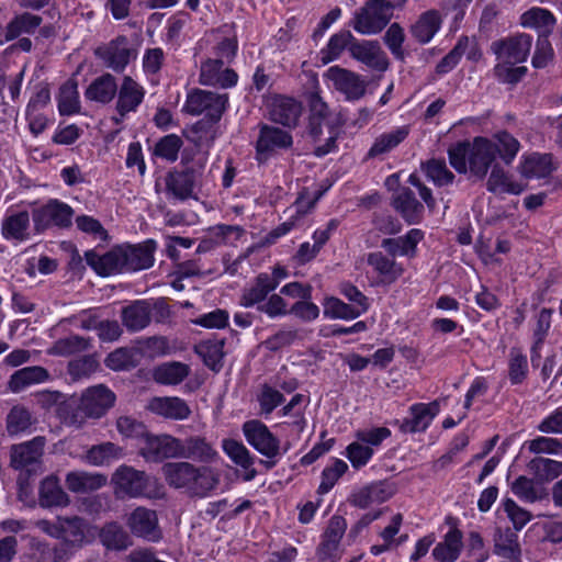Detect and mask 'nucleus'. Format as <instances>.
Returning a JSON list of instances; mask_svg holds the SVG:
<instances>
[{
	"label": "nucleus",
	"mask_w": 562,
	"mask_h": 562,
	"mask_svg": "<svg viewBox=\"0 0 562 562\" xmlns=\"http://www.w3.org/2000/svg\"><path fill=\"white\" fill-rule=\"evenodd\" d=\"M303 112L302 103L293 97L274 94L267 104V117L284 128H295Z\"/></svg>",
	"instance_id": "obj_9"
},
{
	"label": "nucleus",
	"mask_w": 562,
	"mask_h": 562,
	"mask_svg": "<svg viewBox=\"0 0 562 562\" xmlns=\"http://www.w3.org/2000/svg\"><path fill=\"white\" fill-rule=\"evenodd\" d=\"M101 544L109 551H123L132 540L127 531L117 521L105 522L98 532Z\"/></svg>",
	"instance_id": "obj_32"
},
{
	"label": "nucleus",
	"mask_w": 562,
	"mask_h": 562,
	"mask_svg": "<svg viewBox=\"0 0 562 562\" xmlns=\"http://www.w3.org/2000/svg\"><path fill=\"white\" fill-rule=\"evenodd\" d=\"M146 89L131 76H124L117 87L115 112L120 119L114 117L115 123L122 122L127 114L137 112L144 102Z\"/></svg>",
	"instance_id": "obj_13"
},
{
	"label": "nucleus",
	"mask_w": 562,
	"mask_h": 562,
	"mask_svg": "<svg viewBox=\"0 0 562 562\" xmlns=\"http://www.w3.org/2000/svg\"><path fill=\"white\" fill-rule=\"evenodd\" d=\"M182 146L183 142L179 135L167 134L156 142L153 148V156L161 158L168 162H175L178 160Z\"/></svg>",
	"instance_id": "obj_55"
},
{
	"label": "nucleus",
	"mask_w": 562,
	"mask_h": 562,
	"mask_svg": "<svg viewBox=\"0 0 562 562\" xmlns=\"http://www.w3.org/2000/svg\"><path fill=\"white\" fill-rule=\"evenodd\" d=\"M50 378L49 372L46 368L41 366H31L24 367L22 369L16 370L10 376L8 382V386L11 392L20 393L25 387L44 383L48 381Z\"/></svg>",
	"instance_id": "obj_30"
},
{
	"label": "nucleus",
	"mask_w": 562,
	"mask_h": 562,
	"mask_svg": "<svg viewBox=\"0 0 562 562\" xmlns=\"http://www.w3.org/2000/svg\"><path fill=\"white\" fill-rule=\"evenodd\" d=\"M434 415L430 412V405L415 404L411 407L409 418H405L402 423L395 420L394 424H398L403 432L424 431L429 426Z\"/></svg>",
	"instance_id": "obj_48"
},
{
	"label": "nucleus",
	"mask_w": 562,
	"mask_h": 562,
	"mask_svg": "<svg viewBox=\"0 0 562 562\" xmlns=\"http://www.w3.org/2000/svg\"><path fill=\"white\" fill-rule=\"evenodd\" d=\"M126 525L131 532L150 542H159L162 532L158 525V517L155 510L143 506L136 507L127 517Z\"/></svg>",
	"instance_id": "obj_16"
},
{
	"label": "nucleus",
	"mask_w": 562,
	"mask_h": 562,
	"mask_svg": "<svg viewBox=\"0 0 562 562\" xmlns=\"http://www.w3.org/2000/svg\"><path fill=\"white\" fill-rule=\"evenodd\" d=\"M420 168L426 177L438 187L451 184L454 180V175L448 169L443 159H429L422 162Z\"/></svg>",
	"instance_id": "obj_56"
},
{
	"label": "nucleus",
	"mask_w": 562,
	"mask_h": 562,
	"mask_svg": "<svg viewBox=\"0 0 562 562\" xmlns=\"http://www.w3.org/2000/svg\"><path fill=\"white\" fill-rule=\"evenodd\" d=\"M531 45L532 37L522 33L493 42L491 48L497 59L503 60L506 64L514 65L527 59Z\"/></svg>",
	"instance_id": "obj_17"
},
{
	"label": "nucleus",
	"mask_w": 562,
	"mask_h": 562,
	"mask_svg": "<svg viewBox=\"0 0 562 562\" xmlns=\"http://www.w3.org/2000/svg\"><path fill=\"white\" fill-rule=\"evenodd\" d=\"M117 431L128 439L145 440L149 434L147 426L131 416H121L116 420Z\"/></svg>",
	"instance_id": "obj_61"
},
{
	"label": "nucleus",
	"mask_w": 562,
	"mask_h": 562,
	"mask_svg": "<svg viewBox=\"0 0 562 562\" xmlns=\"http://www.w3.org/2000/svg\"><path fill=\"white\" fill-rule=\"evenodd\" d=\"M106 484V476L99 473L69 472L66 475V486L72 493L97 491Z\"/></svg>",
	"instance_id": "obj_39"
},
{
	"label": "nucleus",
	"mask_w": 562,
	"mask_h": 562,
	"mask_svg": "<svg viewBox=\"0 0 562 562\" xmlns=\"http://www.w3.org/2000/svg\"><path fill=\"white\" fill-rule=\"evenodd\" d=\"M529 469L542 482H549L562 474V462L538 457L529 462Z\"/></svg>",
	"instance_id": "obj_57"
},
{
	"label": "nucleus",
	"mask_w": 562,
	"mask_h": 562,
	"mask_svg": "<svg viewBox=\"0 0 562 562\" xmlns=\"http://www.w3.org/2000/svg\"><path fill=\"white\" fill-rule=\"evenodd\" d=\"M142 352L137 348L121 347L110 352L104 364L113 371H125L139 364Z\"/></svg>",
	"instance_id": "obj_44"
},
{
	"label": "nucleus",
	"mask_w": 562,
	"mask_h": 562,
	"mask_svg": "<svg viewBox=\"0 0 562 562\" xmlns=\"http://www.w3.org/2000/svg\"><path fill=\"white\" fill-rule=\"evenodd\" d=\"M190 373L188 364L182 362H169L155 369L154 378L156 382L164 385H177L181 383Z\"/></svg>",
	"instance_id": "obj_51"
},
{
	"label": "nucleus",
	"mask_w": 562,
	"mask_h": 562,
	"mask_svg": "<svg viewBox=\"0 0 562 562\" xmlns=\"http://www.w3.org/2000/svg\"><path fill=\"white\" fill-rule=\"evenodd\" d=\"M223 59L207 58L202 61L199 82L202 86L231 89L237 86L239 76L233 68H224Z\"/></svg>",
	"instance_id": "obj_15"
},
{
	"label": "nucleus",
	"mask_w": 562,
	"mask_h": 562,
	"mask_svg": "<svg viewBox=\"0 0 562 562\" xmlns=\"http://www.w3.org/2000/svg\"><path fill=\"white\" fill-rule=\"evenodd\" d=\"M228 106L229 98L227 93L194 88L188 92L182 111L193 116L216 112L224 114Z\"/></svg>",
	"instance_id": "obj_8"
},
{
	"label": "nucleus",
	"mask_w": 562,
	"mask_h": 562,
	"mask_svg": "<svg viewBox=\"0 0 562 562\" xmlns=\"http://www.w3.org/2000/svg\"><path fill=\"white\" fill-rule=\"evenodd\" d=\"M349 54L353 59L370 68L386 70V59L382 57L381 46L378 41H359L355 37L349 47Z\"/></svg>",
	"instance_id": "obj_23"
},
{
	"label": "nucleus",
	"mask_w": 562,
	"mask_h": 562,
	"mask_svg": "<svg viewBox=\"0 0 562 562\" xmlns=\"http://www.w3.org/2000/svg\"><path fill=\"white\" fill-rule=\"evenodd\" d=\"M521 24L525 27L552 29L555 18L549 10L532 8L521 15Z\"/></svg>",
	"instance_id": "obj_63"
},
{
	"label": "nucleus",
	"mask_w": 562,
	"mask_h": 562,
	"mask_svg": "<svg viewBox=\"0 0 562 562\" xmlns=\"http://www.w3.org/2000/svg\"><path fill=\"white\" fill-rule=\"evenodd\" d=\"M116 92L115 77L110 72H104L90 82L85 91V97L89 101L109 104L115 98Z\"/></svg>",
	"instance_id": "obj_28"
},
{
	"label": "nucleus",
	"mask_w": 562,
	"mask_h": 562,
	"mask_svg": "<svg viewBox=\"0 0 562 562\" xmlns=\"http://www.w3.org/2000/svg\"><path fill=\"white\" fill-rule=\"evenodd\" d=\"M424 238V232L412 228L405 235L389 238V255L413 258L416 256L417 245Z\"/></svg>",
	"instance_id": "obj_42"
},
{
	"label": "nucleus",
	"mask_w": 562,
	"mask_h": 562,
	"mask_svg": "<svg viewBox=\"0 0 562 562\" xmlns=\"http://www.w3.org/2000/svg\"><path fill=\"white\" fill-rule=\"evenodd\" d=\"M471 45L470 38L462 36L457 45L437 64L436 74L443 75L451 71L460 61L467 48Z\"/></svg>",
	"instance_id": "obj_62"
},
{
	"label": "nucleus",
	"mask_w": 562,
	"mask_h": 562,
	"mask_svg": "<svg viewBox=\"0 0 562 562\" xmlns=\"http://www.w3.org/2000/svg\"><path fill=\"white\" fill-rule=\"evenodd\" d=\"M50 104V88L46 81L36 83L33 88V92L25 106V112L34 113L42 112L43 109Z\"/></svg>",
	"instance_id": "obj_64"
},
{
	"label": "nucleus",
	"mask_w": 562,
	"mask_h": 562,
	"mask_svg": "<svg viewBox=\"0 0 562 562\" xmlns=\"http://www.w3.org/2000/svg\"><path fill=\"white\" fill-rule=\"evenodd\" d=\"M241 430L248 445L267 458L265 461L260 460L266 469L274 468L281 459L280 439L259 419L246 420Z\"/></svg>",
	"instance_id": "obj_4"
},
{
	"label": "nucleus",
	"mask_w": 562,
	"mask_h": 562,
	"mask_svg": "<svg viewBox=\"0 0 562 562\" xmlns=\"http://www.w3.org/2000/svg\"><path fill=\"white\" fill-rule=\"evenodd\" d=\"M322 304L323 315L328 319L352 321L366 313V308L356 310L336 296H326Z\"/></svg>",
	"instance_id": "obj_43"
},
{
	"label": "nucleus",
	"mask_w": 562,
	"mask_h": 562,
	"mask_svg": "<svg viewBox=\"0 0 562 562\" xmlns=\"http://www.w3.org/2000/svg\"><path fill=\"white\" fill-rule=\"evenodd\" d=\"M486 188L490 192L497 193H510L520 194L525 191L526 186L512 181L505 170L495 164L492 166L491 175L486 182Z\"/></svg>",
	"instance_id": "obj_45"
},
{
	"label": "nucleus",
	"mask_w": 562,
	"mask_h": 562,
	"mask_svg": "<svg viewBox=\"0 0 562 562\" xmlns=\"http://www.w3.org/2000/svg\"><path fill=\"white\" fill-rule=\"evenodd\" d=\"M157 247L155 239L147 238L137 244L115 245L102 255L87 250L85 260L99 277L134 273L154 266Z\"/></svg>",
	"instance_id": "obj_1"
},
{
	"label": "nucleus",
	"mask_w": 562,
	"mask_h": 562,
	"mask_svg": "<svg viewBox=\"0 0 562 562\" xmlns=\"http://www.w3.org/2000/svg\"><path fill=\"white\" fill-rule=\"evenodd\" d=\"M32 425V415L24 406H13L7 415V430L11 436L26 431Z\"/></svg>",
	"instance_id": "obj_60"
},
{
	"label": "nucleus",
	"mask_w": 562,
	"mask_h": 562,
	"mask_svg": "<svg viewBox=\"0 0 562 562\" xmlns=\"http://www.w3.org/2000/svg\"><path fill=\"white\" fill-rule=\"evenodd\" d=\"M31 215L26 210L7 212L1 222V236L8 241L23 243L31 238Z\"/></svg>",
	"instance_id": "obj_20"
},
{
	"label": "nucleus",
	"mask_w": 562,
	"mask_h": 562,
	"mask_svg": "<svg viewBox=\"0 0 562 562\" xmlns=\"http://www.w3.org/2000/svg\"><path fill=\"white\" fill-rule=\"evenodd\" d=\"M42 22V16L37 14L30 12L15 14L7 24L4 37L0 38V45L19 38L23 33L34 34L36 29L41 26Z\"/></svg>",
	"instance_id": "obj_29"
},
{
	"label": "nucleus",
	"mask_w": 562,
	"mask_h": 562,
	"mask_svg": "<svg viewBox=\"0 0 562 562\" xmlns=\"http://www.w3.org/2000/svg\"><path fill=\"white\" fill-rule=\"evenodd\" d=\"M222 116L223 114H220V112L206 113L202 119L192 124L190 132L193 137L191 140L198 146H201L204 140H213L215 127L222 120Z\"/></svg>",
	"instance_id": "obj_54"
},
{
	"label": "nucleus",
	"mask_w": 562,
	"mask_h": 562,
	"mask_svg": "<svg viewBox=\"0 0 562 562\" xmlns=\"http://www.w3.org/2000/svg\"><path fill=\"white\" fill-rule=\"evenodd\" d=\"M347 502L349 505L360 509L383 504L386 502V480L373 481L361 487L353 488Z\"/></svg>",
	"instance_id": "obj_21"
},
{
	"label": "nucleus",
	"mask_w": 562,
	"mask_h": 562,
	"mask_svg": "<svg viewBox=\"0 0 562 562\" xmlns=\"http://www.w3.org/2000/svg\"><path fill=\"white\" fill-rule=\"evenodd\" d=\"M194 473H196L195 465L186 461L166 462L161 467V474L166 483L176 490L189 491Z\"/></svg>",
	"instance_id": "obj_27"
},
{
	"label": "nucleus",
	"mask_w": 562,
	"mask_h": 562,
	"mask_svg": "<svg viewBox=\"0 0 562 562\" xmlns=\"http://www.w3.org/2000/svg\"><path fill=\"white\" fill-rule=\"evenodd\" d=\"M494 553L501 558L518 562L521 557V548L517 532L510 528H498L494 535Z\"/></svg>",
	"instance_id": "obj_33"
},
{
	"label": "nucleus",
	"mask_w": 562,
	"mask_h": 562,
	"mask_svg": "<svg viewBox=\"0 0 562 562\" xmlns=\"http://www.w3.org/2000/svg\"><path fill=\"white\" fill-rule=\"evenodd\" d=\"M222 449L236 465L245 470L244 481H252L257 476L258 472L252 468L256 456L241 441L233 438L223 439Z\"/></svg>",
	"instance_id": "obj_24"
},
{
	"label": "nucleus",
	"mask_w": 562,
	"mask_h": 562,
	"mask_svg": "<svg viewBox=\"0 0 562 562\" xmlns=\"http://www.w3.org/2000/svg\"><path fill=\"white\" fill-rule=\"evenodd\" d=\"M518 170L526 179L546 178L554 170L552 155L538 153L531 154L525 157Z\"/></svg>",
	"instance_id": "obj_36"
},
{
	"label": "nucleus",
	"mask_w": 562,
	"mask_h": 562,
	"mask_svg": "<svg viewBox=\"0 0 562 562\" xmlns=\"http://www.w3.org/2000/svg\"><path fill=\"white\" fill-rule=\"evenodd\" d=\"M341 454L349 460L355 470H360L371 461L374 450L356 439L346 447Z\"/></svg>",
	"instance_id": "obj_59"
},
{
	"label": "nucleus",
	"mask_w": 562,
	"mask_h": 562,
	"mask_svg": "<svg viewBox=\"0 0 562 562\" xmlns=\"http://www.w3.org/2000/svg\"><path fill=\"white\" fill-rule=\"evenodd\" d=\"M355 41V36L349 30H340L330 35L327 44L319 50L318 57L323 65H328L341 56V54L349 47Z\"/></svg>",
	"instance_id": "obj_35"
},
{
	"label": "nucleus",
	"mask_w": 562,
	"mask_h": 562,
	"mask_svg": "<svg viewBox=\"0 0 562 562\" xmlns=\"http://www.w3.org/2000/svg\"><path fill=\"white\" fill-rule=\"evenodd\" d=\"M56 101L60 116H71L80 113L81 105L77 81L68 79L61 83Z\"/></svg>",
	"instance_id": "obj_37"
},
{
	"label": "nucleus",
	"mask_w": 562,
	"mask_h": 562,
	"mask_svg": "<svg viewBox=\"0 0 562 562\" xmlns=\"http://www.w3.org/2000/svg\"><path fill=\"white\" fill-rule=\"evenodd\" d=\"M111 481L115 494L120 497L137 498L144 496L148 487L146 472L126 464H122L115 470Z\"/></svg>",
	"instance_id": "obj_10"
},
{
	"label": "nucleus",
	"mask_w": 562,
	"mask_h": 562,
	"mask_svg": "<svg viewBox=\"0 0 562 562\" xmlns=\"http://www.w3.org/2000/svg\"><path fill=\"white\" fill-rule=\"evenodd\" d=\"M94 55L103 61L106 68L122 74L131 61L132 48L128 46V38L125 35H117L108 44L97 47Z\"/></svg>",
	"instance_id": "obj_14"
},
{
	"label": "nucleus",
	"mask_w": 562,
	"mask_h": 562,
	"mask_svg": "<svg viewBox=\"0 0 562 562\" xmlns=\"http://www.w3.org/2000/svg\"><path fill=\"white\" fill-rule=\"evenodd\" d=\"M495 149L490 138L477 136L471 143L464 140L450 146L448 158L458 173L469 171L471 177L483 180L495 160Z\"/></svg>",
	"instance_id": "obj_3"
},
{
	"label": "nucleus",
	"mask_w": 562,
	"mask_h": 562,
	"mask_svg": "<svg viewBox=\"0 0 562 562\" xmlns=\"http://www.w3.org/2000/svg\"><path fill=\"white\" fill-rule=\"evenodd\" d=\"M116 396L103 384L88 387L80 400V408L90 418H100L114 406Z\"/></svg>",
	"instance_id": "obj_18"
},
{
	"label": "nucleus",
	"mask_w": 562,
	"mask_h": 562,
	"mask_svg": "<svg viewBox=\"0 0 562 562\" xmlns=\"http://www.w3.org/2000/svg\"><path fill=\"white\" fill-rule=\"evenodd\" d=\"M462 547V532L453 528L445 535L441 542L436 544L432 557L438 562H454L459 558Z\"/></svg>",
	"instance_id": "obj_38"
},
{
	"label": "nucleus",
	"mask_w": 562,
	"mask_h": 562,
	"mask_svg": "<svg viewBox=\"0 0 562 562\" xmlns=\"http://www.w3.org/2000/svg\"><path fill=\"white\" fill-rule=\"evenodd\" d=\"M266 280V278L258 274L255 278L254 284L244 289L239 299V304L246 308L263 304L268 295L273 292Z\"/></svg>",
	"instance_id": "obj_52"
},
{
	"label": "nucleus",
	"mask_w": 562,
	"mask_h": 562,
	"mask_svg": "<svg viewBox=\"0 0 562 562\" xmlns=\"http://www.w3.org/2000/svg\"><path fill=\"white\" fill-rule=\"evenodd\" d=\"M392 205L406 223L418 224L422 222L425 209L411 189L398 190L393 196Z\"/></svg>",
	"instance_id": "obj_25"
},
{
	"label": "nucleus",
	"mask_w": 562,
	"mask_h": 562,
	"mask_svg": "<svg viewBox=\"0 0 562 562\" xmlns=\"http://www.w3.org/2000/svg\"><path fill=\"white\" fill-rule=\"evenodd\" d=\"M147 409L155 415L173 420H184L191 414L187 402L177 396H155L148 402Z\"/></svg>",
	"instance_id": "obj_22"
},
{
	"label": "nucleus",
	"mask_w": 562,
	"mask_h": 562,
	"mask_svg": "<svg viewBox=\"0 0 562 562\" xmlns=\"http://www.w3.org/2000/svg\"><path fill=\"white\" fill-rule=\"evenodd\" d=\"M179 454L178 458L191 459L200 462H211L217 456L216 450L212 445L200 436H191L184 441L180 439Z\"/></svg>",
	"instance_id": "obj_31"
},
{
	"label": "nucleus",
	"mask_w": 562,
	"mask_h": 562,
	"mask_svg": "<svg viewBox=\"0 0 562 562\" xmlns=\"http://www.w3.org/2000/svg\"><path fill=\"white\" fill-rule=\"evenodd\" d=\"M72 207L58 199H49L45 204L33 209L32 221L36 234L55 226L67 228L72 224Z\"/></svg>",
	"instance_id": "obj_6"
},
{
	"label": "nucleus",
	"mask_w": 562,
	"mask_h": 562,
	"mask_svg": "<svg viewBox=\"0 0 562 562\" xmlns=\"http://www.w3.org/2000/svg\"><path fill=\"white\" fill-rule=\"evenodd\" d=\"M348 26L362 35L380 33L386 27V0H367L353 12Z\"/></svg>",
	"instance_id": "obj_7"
},
{
	"label": "nucleus",
	"mask_w": 562,
	"mask_h": 562,
	"mask_svg": "<svg viewBox=\"0 0 562 562\" xmlns=\"http://www.w3.org/2000/svg\"><path fill=\"white\" fill-rule=\"evenodd\" d=\"M38 526L47 536L59 540L53 549L56 562L68 560L85 543H89L90 530L95 529L79 516H57L55 520H41Z\"/></svg>",
	"instance_id": "obj_2"
},
{
	"label": "nucleus",
	"mask_w": 562,
	"mask_h": 562,
	"mask_svg": "<svg viewBox=\"0 0 562 562\" xmlns=\"http://www.w3.org/2000/svg\"><path fill=\"white\" fill-rule=\"evenodd\" d=\"M121 318L127 331H140L150 324V306L144 300H136L122 308Z\"/></svg>",
	"instance_id": "obj_26"
},
{
	"label": "nucleus",
	"mask_w": 562,
	"mask_h": 562,
	"mask_svg": "<svg viewBox=\"0 0 562 562\" xmlns=\"http://www.w3.org/2000/svg\"><path fill=\"white\" fill-rule=\"evenodd\" d=\"M179 447V438L167 434L154 435L149 432L139 448V456L147 462L161 463L167 459L178 458L179 454H182Z\"/></svg>",
	"instance_id": "obj_11"
},
{
	"label": "nucleus",
	"mask_w": 562,
	"mask_h": 562,
	"mask_svg": "<svg viewBox=\"0 0 562 562\" xmlns=\"http://www.w3.org/2000/svg\"><path fill=\"white\" fill-rule=\"evenodd\" d=\"M348 471L349 465L346 461L331 457L329 463L321 472V483L316 490L317 495L328 494Z\"/></svg>",
	"instance_id": "obj_40"
},
{
	"label": "nucleus",
	"mask_w": 562,
	"mask_h": 562,
	"mask_svg": "<svg viewBox=\"0 0 562 562\" xmlns=\"http://www.w3.org/2000/svg\"><path fill=\"white\" fill-rule=\"evenodd\" d=\"M324 77L331 83L334 89L345 95L347 101H355L366 93V82L360 75L342 68L331 66L324 74Z\"/></svg>",
	"instance_id": "obj_12"
},
{
	"label": "nucleus",
	"mask_w": 562,
	"mask_h": 562,
	"mask_svg": "<svg viewBox=\"0 0 562 562\" xmlns=\"http://www.w3.org/2000/svg\"><path fill=\"white\" fill-rule=\"evenodd\" d=\"M490 140L496 148L495 156L498 155L507 166L513 162L520 149L519 142L506 131L495 134Z\"/></svg>",
	"instance_id": "obj_53"
},
{
	"label": "nucleus",
	"mask_w": 562,
	"mask_h": 562,
	"mask_svg": "<svg viewBox=\"0 0 562 562\" xmlns=\"http://www.w3.org/2000/svg\"><path fill=\"white\" fill-rule=\"evenodd\" d=\"M34 403L42 409L50 411L56 407L59 418L67 420L69 417L70 405L64 400V394L59 391L42 390L32 394Z\"/></svg>",
	"instance_id": "obj_47"
},
{
	"label": "nucleus",
	"mask_w": 562,
	"mask_h": 562,
	"mask_svg": "<svg viewBox=\"0 0 562 562\" xmlns=\"http://www.w3.org/2000/svg\"><path fill=\"white\" fill-rule=\"evenodd\" d=\"M292 147L293 136L290 131L267 123L258 124L255 160L259 166L266 165L272 158L290 150Z\"/></svg>",
	"instance_id": "obj_5"
},
{
	"label": "nucleus",
	"mask_w": 562,
	"mask_h": 562,
	"mask_svg": "<svg viewBox=\"0 0 562 562\" xmlns=\"http://www.w3.org/2000/svg\"><path fill=\"white\" fill-rule=\"evenodd\" d=\"M224 341L206 340L195 347V352L201 357L205 367L217 373L223 368Z\"/></svg>",
	"instance_id": "obj_49"
},
{
	"label": "nucleus",
	"mask_w": 562,
	"mask_h": 562,
	"mask_svg": "<svg viewBox=\"0 0 562 562\" xmlns=\"http://www.w3.org/2000/svg\"><path fill=\"white\" fill-rule=\"evenodd\" d=\"M122 457L123 448L111 441L94 445L87 451L88 462L95 467L109 464Z\"/></svg>",
	"instance_id": "obj_50"
},
{
	"label": "nucleus",
	"mask_w": 562,
	"mask_h": 562,
	"mask_svg": "<svg viewBox=\"0 0 562 562\" xmlns=\"http://www.w3.org/2000/svg\"><path fill=\"white\" fill-rule=\"evenodd\" d=\"M441 16L437 10H429L423 13L418 21L413 25L412 33L422 44L428 43L439 31Z\"/></svg>",
	"instance_id": "obj_46"
},
{
	"label": "nucleus",
	"mask_w": 562,
	"mask_h": 562,
	"mask_svg": "<svg viewBox=\"0 0 562 562\" xmlns=\"http://www.w3.org/2000/svg\"><path fill=\"white\" fill-rule=\"evenodd\" d=\"M166 186L168 191L177 199L181 201L189 199L195 186V170L189 167L180 171L170 172L166 179Z\"/></svg>",
	"instance_id": "obj_34"
},
{
	"label": "nucleus",
	"mask_w": 562,
	"mask_h": 562,
	"mask_svg": "<svg viewBox=\"0 0 562 562\" xmlns=\"http://www.w3.org/2000/svg\"><path fill=\"white\" fill-rule=\"evenodd\" d=\"M194 477L190 485L189 492L193 495L204 497L209 492L214 490L218 483V479L214 472L207 467H195Z\"/></svg>",
	"instance_id": "obj_58"
},
{
	"label": "nucleus",
	"mask_w": 562,
	"mask_h": 562,
	"mask_svg": "<svg viewBox=\"0 0 562 562\" xmlns=\"http://www.w3.org/2000/svg\"><path fill=\"white\" fill-rule=\"evenodd\" d=\"M45 439L35 437L29 441L13 445L10 449V465L18 471L40 462L43 456Z\"/></svg>",
	"instance_id": "obj_19"
},
{
	"label": "nucleus",
	"mask_w": 562,
	"mask_h": 562,
	"mask_svg": "<svg viewBox=\"0 0 562 562\" xmlns=\"http://www.w3.org/2000/svg\"><path fill=\"white\" fill-rule=\"evenodd\" d=\"M38 501L42 507L67 506L69 497L55 476L45 477L40 485Z\"/></svg>",
	"instance_id": "obj_41"
}]
</instances>
